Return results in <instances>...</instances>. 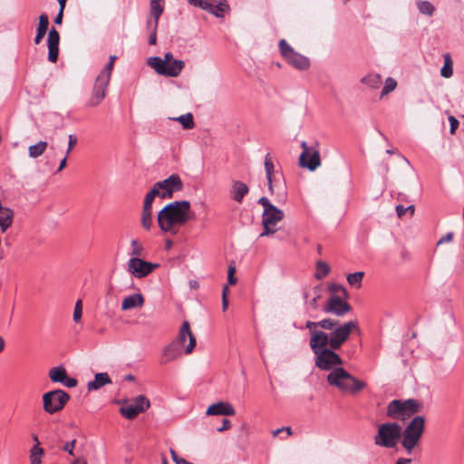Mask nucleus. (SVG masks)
I'll list each match as a JSON object with an SVG mask.
<instances>
[{"label": "nucleus", "instance_id": "2", "mask_svg": "<svg viewBox=\"0 0 464 464\" xmlns=\"http://www.w3.org/2000/svg\"><path fill=\"white\" fill-rule=\"evenodd\" d=\"M327 383L341 392L355 395L366 387V382L355 378L348 371L340 366L333 369L326 376Z\"/></svg>", "mask_w": 464, "mask_h": 464}, {"label": "nucleus", "instance_id": "40", "mask_svg": "<svg viewBox=\"0 0 464 464\" xmlns=\"http://www.w3.org/2000/svg\"><path fill=\"white\" fill-rule=\"evenodd\" d=\"M173 120L179 121L185 130H191L195 126L193 115L190 112L176 117Z\"/></svg>", "mask_w": 464, "mask_h": 464}, {"label": "nucleus", "instance_id": "12", "mask_svg": "<svg viewBox=\"0 0 464 464\" xmlns=\"http://www.w3.org/2000/svg\"><path fill=\"white\" fill-rule=\"evenodd\" d=\"M108 85L109 82L96 78L90 97L85 102V106L87 108L99 106L107 95Z\"/></svg>", "mask_w": 464, "mask_h": 464}, {"label": "nucleus", "instance_id": "61", "mask_svg": "<svg viewBox=\"0 0 464 464\" xmlns=\"http://www.w3.org/2000/svg\"><path fill=\"white\" fill-rule=\"evenodd\" d=\"M75 442H76L75 440H72V441L66 442L63 445V450L64 451L68 452L70 455H73V449H74Z\"/></svg>", "mask_w": 464, "mask_h": 464}, {"label": "nucleus", "instance_id": "38", "mask_svg": "<svg viewBox=\"0 0 464 464\" xmlns=\"http://www.w3.org/2000/svg\"><path fill=\"white\" fill-rule=\"evenodd\" d=\"M417 8L422 14L432 16L435 11L434 5L429 1H417Z\"/></svg>", "mask_w": 464, "mask_h": 464}, {"label": "nucleus", "instance_id": "33", "mask_svg": "<svg viewBox=\"0 0 464 464\" xmlns=\"http://www.w3.org/2000/svg\"><path fill=\"white\" fill-rule=\"evenodd\" d=\"M444 64L440 69V75L443 78L449 79L453 75V61L449 53L443 54Z\"/></svg>", "mask_w": 464, "mask_h": 464}, {"label": "nucleus", "instance_id": "44", "mask_svg": "<svg viewBox=\"0 0 464 464\" xmlns=\"http://www.w3.org/2000/svg\"><path fill=\"white\" fill-rule=\"evenodd\" d=\"M279 52L281 55L287 59L291 54H293L295 51L288 44V43L285 39H281L278 44Z\"/></svg>", "mask_w": 464, "mask_h": 464}, {"label": "nucleus", "instance_id": "62", "mask_svg": "<svg viewBox=\"0 0 464 464\" xmlns=\"http://www.w3.org/2000/svg\"><path fill=\"white\" fill-rule=\"evenodd\" d=\"M230 428H231V422H230V420H227V419H223V420H222V426H221V427H219V428H218V432H222V431H225V430H228V429H230Z\"/></svg>", "mask_w": 464, "mask_h": 464}, {"label": "nucleus", "instance_id": "28", "mask_svg": "<svg viewBox=\"0 0 464 464\" xmlns=\"http://www.w3.org/2000/svg\"><path fill=\"white\" fill-rule=\"evenodd\" d=\"M264 165H265L266 176V179H267V183H268V189H269L270 193L273 194L274 188H275L274 180H273V173L275 170V167H274V163L272 162V160L270 159L269 153L266 154L265 157Z\"/></svg>", "mask_w": 464, "mask_h": 464}, {"label": "nucleus", "instance_id": "53", "mask_svg": "<svg viewBox=\"0 0 464 464\" xmlns=\"http://www.w3.org/2000/svg\"><path fill=\"white\" fill-rule=\"evenodd\" d=\"M61 383L67 388H73L77 385V380L75 378L69 377L66 374V377L63 378V381Z\"/></svg>", "mask_w": 464, "mask_h": 464}, {"label": "nucleus", "instance_id": "60", "mask_svg": "<svg viewBox=\"0 0 464 464\" xmlns=\"http://www.w3.org/2000/svg\"><path fill=\"white\" fill-rule=\"evenodd\" d=\"M227 292H228V287L226 285L222 291V309H223V311H225L228 306V300L227 297Z\"/></svg>", "mask_w": 464, "mask_h": 464}, {"label": "nucleus", "instance_id": "24", "mask_svg": "<svg viewBox=\"0 0 464 464\" xmlns=\"http://www.w3.org/2000/svg\"><path fill=\"white\" fill-rule=\"evenodd\" d=\"M173 60H174V58H173L172 53L168 52L164 54L163 59L159 56L149 57L147 60V64L150 67L153 68L156 72H158V70H159L158 66H161L162 68H164L166 65H168V63H169Z\"/></svg>", "mask_w": 464, "mask_h": 464}, {"label": "nucleus", "instance_id": "27", "mask_svg": "<svg viewBox=\"0 0 464 464\" xmlns=\"http://www.w3.org/2000/svg\"><path fill=\"white\" fill-rule=\"evenodd\" d=\"M48 25H49L48 15L46 14H42L39 16V24H38V27H37V32H36V35L34 40L35 44H39L42 42L43 38L44 37V35L46 34V32L48 30Z\"/></svg>", "mask_w": 464, "mask_h": 464}, {"label": "nucleus", "instance_id": "16", "mask_svg": "<svg viewBox=\"0 0 464 464\" xmlns=\"http://www.w3.org/2000/svg\"><path fill=\"white\" fill-rule=\"evenodd\" d=\"M59 42L60 34L55 28H52L48 33L47 44H48V60L51 63H55L59 55Z\"/></svg>", "mask_w": 464, "mask_h": 464}, {"label": "nucleus", "instance_id": "58", "mask_svg": "<svg viewBox=\"0 0 464 464\" xmlns=\"http://www.w3.org/2000/svg\"><path fill=\"white\" fill-rule=\"evenodd\" d=\"M236 272V268L233 266H230L227 270V281L228 284L234 285L237 282V278L234 276V274Z\"/></svg>", "mask_w": 464, "mask_h": 464}, {"label": "nucleus", "instance_id": "43", "mask_svg": "<svg viewBox=\"0 0 464 464\" xmlns=\"http://www.w3.org/2000/svg\"><path fill=\"white\" fill-rule=\"evenodd\" d=\"M364 273L363 272H355L349 274L347 276V282L356 288L361 287L362 285V280L363 278Z\"/></svg>", "mask_w": 464, "mask_h": 464}, {"label": "nucleus", "instance_id": "47", "mask_svg": "<svg viewBox=\"0 0 464 464\" xmlns=\"http://www.w3.org/2000/svg\"><path fill=\"white\" fill-rule=\"evenodd\" d=\"M396 87H397V82L391 77L387 78L385 81L384 86L382 90L381 97H383L384 95H387L391 92L394 91Z\"/></svg>", "mask_w": 464, "mask_h": 464}, {"label": "nucleus", "instance_id": "37", "mask_svg": "<svg viewBox=\"0 0 464 464\" xmlns=\"http://www.w3.org/2000/svg\"><path fill=\"white\" fill-rule=\"evenodd\" d=\"M308 293L307 292H304V298L305 300V304H306V310L307 311H310V310H316L318 308V299L320 298V293L319 291L314 288V296L311 300H308Z\"/></svg>", "mask_w": 464, "mask_h": 464}, {"label": "nucleus", "instance_id": "25", "mask_svg": "<svg viewBox=\"0 0 464 464\" xmlns=\"http://www.w3.org/2000/svg\"><path fill=\"white\" fill-rule=\"evenodd\" d=\"M109 383H111V380L108 373L99 372L95 374L93 381L88 382L87 389L89 391H96L104 386L105 384Z\"/></svg>", "mask_w": 464, "mask_h": 464}, {"label": "nucleus", "instance_id": "11", "mask_svg": "<svg viewBox=\"0 0 464 464\" xmlns=\"http://www.w3.org/2000/svg\"><path fill=\"white\" fill-rule=\"evenodd\" d=\"M159 266V264L150 263L140 257H131L128 262V271L135 277L142 278L150 274Z\"/></svg>", "mask_w": 464, "mask_h": 464}, {"label": "nucleus", "instance_id": "42", "mask_svg": "<svg viewBox=\"0 0 464 464\" xmlns=\"http://www.w3.org/2000/svg\"><path fill=\"white\" fill-rule=\"evenodd\" d=\"M316 270L315 277L317 279H323L329 274L330 266L326 262L319 260L316 262Z\"/></svg>", "mask_w": 464, "mask_h": 464}, {"label": "nucleus", "instance_id": "39", "mask_svg": "<svg viewBox=\"0 0 464 464\" xmlns=\"http://www.w3.org/2000/svg\"><path fill=\"white\" fill-rule=\"evenodd\" d=\"M141 226L144 229L150 230L152 227V208H143L141 212Z\"/></svg>", "mask_w": 464, "mask_h": 464}, {"label": "nucleus", "instance_id": "50", "mask_svg": "<svg viewBox=\"0 0 464 464\" xmlns=\"http://www.w3.org/2000/svg\"><path fill=\"white\" fill-rule=\"evenodd\" d=\"M82 302L81 299L77 300L76 303H75V305H74V310H73V321L75 323H79L82 319Z\"/></svg>", "mask_w": 464, "mask_h": 464}, {"label": "nucleus", "instance_id": "8", "mask_svg": "<svg viewBox=\"0 0 464 464\" xmlns=\"http://www.w3.org/2000/svg\"><path fill=\"white\" fill-rule=\"evenodd\" d=\"M357 321H349L343 324H338L330 334V347L332 349H340L345 343L353 330H358Z\"/></svg>", "mask_w": 464, "mask_h": 464}, {"label": "nucleus", "instance_id": "26", "mask_svg": "<svg viewBox=\"0 0 464 464\" xmlns=\"http://www.w3.org/2000/svg\"><path fill=\"white\" fill-rule=\"evenodd\" d=\"M339 324L337 320L334 319H323L318 322L307 321L305 324V328L308 330H313V328L320 327L324 330H334Z\"/></svg>", "mask_w": 464, "mask_h": 464}, {"label": "nucleus", "instance_id": "55", "mask_svg": "<svg viewBox=\"0 0 464 464\" xmlns=\"http://www.w3.org/2000/svg\"><path fill=\"white\" fill-rule=\"evenodd\" d=\"M214 10H216L218 14H221L218 17H223L224 14L228 10V5L224 3H218L214 5Z\"/></svg>", "mask_w": 464, "mask_h": 464}, {"label": "nucleus", "instance_id": "21", "mask_svg": "<svg viewBox=\"0 0 464 464\" xmlns=\"http://www.w3.org/2000/svg\"><path fill=\"white\" fill-rule=\"evenodd\" d=\"M285 61L300 71H305L310 67L309 59L297 52H295L293 54L287 57Z\"/></svg>", "mask_w": 464, "mask_h": 464}, {"label": "nucleus", "instance_id": "32", "mask_svg": "<svg viewBox=\"0 0 464 464\" xmlns=\"http://www.w3.org/2000/svg\"><path fill=\"white\" fill-rule=\"evenodd\" d=\"M160 2L161 0H150V14L153 17V24H156V25H159L160 17L164 11V7Z\"/></svg>", "mask_w": 464, "mask_h": 464}, {"label": "nucleus", "instance_id": "49", "mask_svg": "<svg viewBox=\"0 0 464 464\" xmlns=\"http://www.w3.org/2000/svg\"><path fill=\"white\" fill-rule=\"evenodd\" d=\"M132 404L136 405V408H139L140 406H143L144 411H147L150 406V400L144 395L137 396L134 399Z\"/></svg>", "mask_w": 464, "mask_h": 464}, {"label": "nucleus", "instance_id": "17", "mask_svg": "<svg viewBox=\"0 0 464 464\" xmlns=\"http://www.w3.org/2000/svg\"><path fill=\"white\" fill-rule=\"evenodd\" d=\"M182 355V348L174 341L166 345L161 353L160 364H167Z\"/></svg>", "mask_w": 464, "mask_h": 464}, {"label": "nucleus", "instance_id": "41", "mask_svg": "<svg viewBox=\"0 0 464 464\" xmlns=\"http://www.w3.org/2000/svg\"><path fill=\"white\" fill-rule=\"evenodd\" d=\"M44 450L37 445H34L30 450V462L31 464H41Z\"/></svg>", "mask_w": 464, "mask_h": 464}, {"label": "nucleus", "instance_id": "35", "mask_svg": "<svg viewBox=\"0 0 464 464\" xmlns=\"http://www.w3.org/2000/svg\"><path fill=\"white\" fill-rule=\"evenodd\" d=\"M361 82L372 89H378L381 86L382 78L377 73H371L362 78Z\"/></svg>", "mask_w": 464, "mask_h": 464}, {"label": "nucleus", "instance_id": "20", "mask_svg": "<svg viewBox=\"0 0 464 464\" xmlns=\"http://www.w3.org/2000/svg\"><path fill=\"white\" fill-rule=\"evenodd\" d=\"M249 188L246 184L242 181H233L232 188L230 189V197L237 203H242L244 197L248 194Z\"/></svg>", "mask_w": 464, "mask_h": 464}, {"label": "nucleus", "instance_id": "46", "mask_svg": "<svg viewBox=\"0 0 464 464\" xmlns=\"http://www.w3.org/2000/svg\"><path fill=\"white\" fill-rule=\"evenodd\" d=\"M114 64L111 63H108L104 68L100 72L98 76L96 78H99L101 80H103L107 82H110L111 81V72L113 70Z\"/></svg>", "mask_w": 464, "mask_h": 464}, {"label": "nucleus", "instance_id": "34", "mask_svg": "<svg viewBox=\"0 0 464 464\" xmlns=\"http://www.w3.org/2000/svg\"><path fill=\"white\" fill-rule=\"evenodd\" d=\"M66 370L63 366H56L49 371V378L53 382L61 383L66 377Z\"/></svg>", "mask_w": 464, "mask_h": 464}, {"label": "nucleus", "instance_id": "10", "mask_svg": "<svg viewBox=\"0 0 464 464\" xmlns=\"http://www.w3.org/2000/svg\"><path fill=\"white\" fill-rule=\"evenodd\" d=\"M285 214L283 210L276 208L274 210L268 211L266 214H262V225L264 227L260 237H268L276 232V225L284 218Z\"/></svg>", "mask_w": 464, "mask_h": 464}, {"label": "nucleus", "instance_id": "19", "mask_svg": "<svg viewBox=\"0 0 464 464\" xmlns=\"http://www.w3.org/2000/svg\"><path fill=\"white\" fill-rule=\"evenodd\" d=\"M207 415L233 416L235 410L231 404L224 401L211 404L207 410Z\"/></svg>", "mask_w": 464, "mask_h": 464}, {"label": "nucleus", "instance_id": "57", "mask_svg": "<svg viewBox=\"0 0 464 464\" xmlns=\"http://www.w3.org/2000/svg\"><path fill=\"white\" fill-rule=\"evenodd\" d=\"M76 143H77V138L72 134L69 135L68 148L65 152L66 156H69L70 152L72 151L73 147L76 145Z\"/></svg>", "mask_w": 464, "mask_h": 464}, {"label": "nucleus", "instance_id": "51", "mask_svg": "<svg viewBox=\"0 0 464 464\" xmlns=\"http://www.w3.org/2000/svg\"><path fill=\"white\" fill-rule=\"evenodd\" d=\"M131 245V252L130 255L132 257H139L142 256L143 253V247L139 244V242L136 239H132L130 242Z\"/></svg>", "mask_w": 464, "mask_h": 464}, {"label": "nucleus", "instance_id": "13", "mask_svg": "<svg viewBox=\"0 0 464 464\" xmlns=\"http://www.w3.org/2000/svg\"><path fill=\"white\" fill-rule=\"evenodd\" d=\"M344 297L334 295H330L326 304L324 306V312L333 314L336 316H343L352 310V306L345 301Z\"/></svg>", "mask_w": 464, "mask_h": 464}, {"label": "nucleus", "instance_id": "52", "mask_svg": "<svg viewBox=\"0 0 464 464\" xmlns=\"http://www.w3.org/2000/svg\"><path fill=\"white\" fill-rule=\"evenodd\" d=\"M257 203L263 206V208H264L263 213H265V214H266L268 211L274 210L276 208L266 197H261L258 199Z\"/></svg>", "mask_w": 464, "mask_h": 464}, {"label": "nucleus", "instance_id": "48", "mask_svg": "<svg viewBox=\"0 0 464 464\" xmlns=\"http://www.w3.org/2000/svg\"><path fill=\"white\" fill-rule=\"evenodd\" d=\"M329 291L331 293V295H340L341 297H347V291L346 289L339 284H331L329 285Z\"/></svg>", "mask_w": 464, "mask_h": 464}, {"label": "nucleus", "instance_id": "18", "mask_svg": "<svg viewBox=\"0 0 464 464\" xmlns=\"http://www.w3.org/2000/svg\"><path fill=\"white\" fill-rule=\"evenodd\" d=\"M184 66L185 63L182 60L174 59L168 63V65L164 68L158 66L159 70L157 73L167 77H177L180 74Z\"/></svg>", "mask_w": 464, "mask_h": 464}, {"label": "nucleus", "instance_id": "23", "mask_svg": "<svg viewBox=\"0 0 464 464\" xmlns=\"http://www.w3.org/2000/svg\"><path fill=\"white\" fill-rule=\"evenodd\" d=\"M403 411L402 401L393 400L388 404L386 414L392 419H404Z\"/></svg>", "mask_w": 464, "mask_h": 464}, {"label": "nucleus", "instance_id": "9", "mask_svg": "<svg viewBox=\"0 0 464 464\" xmlns=\"http://www.w3.org/2000/svg\"><path fill=\"white\" fill-rule=\"evenodd\" d=\"M303 149L299 157V164L310 171L315 170L321 165L320 153L317 148L308 146L305 141H302Z\"/></svg>", "mask_w": 464, "mask_h": 464}, {"label": "nucleus", "instance_id": "29", "mask_svg": "<svg viewBox=\"0 0 464 464\" xmlns=\"http://www.w3.org/2000/svg\"><path fill=\"white\" fill-rule=\"evenodd\" d=\"M141 412H144V407L136 408V405L132 403L120 408V413L128 420L135 419Z\"/></svg>", "mask_w": 464, "mask_h": 464}, {"label": "nucleus", "instance_id": "7", "mask_svg": "<svg viewBox=\"0 0 464 464\" xmlns=\"http://www.w3.org/2000/svg\"><path fill=\"white\" fill-rule=\"evenodd\" d=\"M153 187L159 192V198H171L175 192L183 189L184 185L178 174H171L169 178L156 182Z\"/></svg>", "mask_w": 464, "mask_h": 464}, {"label": "nucleus", "instance_id": "4", "mask_svg": "<svg viewBox=\"0 0 464 464\" xmlns=\"http://www.w3.org/2000/svg\"><path fill=\"white\" fill-rule=\"evenodd\" d=\"M401 438V426L397 422H386L378 427L374 436L377 446L388 449L394 448Z\"/></svg>", "mask_w": 464, "mask_h": 464}, {"label": "nucleus", "instance_id": "5", "mask_svg": "<svg viewBox=\"0 0 464 464\" xmlns=\"http://www.w3.org/2000/svg\"><path fill=\"white\" fill-rule=\"evenodd\" d=\"M70 400V395L60 389L44 393L43 408L48 414H54L61 411Z\"/></svg>", "mask_w": 464, "mask_h": 464}, {"label": "nucleus", "instance_id": "15", "mask_svg": "<svg viewBox=\"0 0 464 464\" xmlns=\"http://www.w3.org/2000/svg\"><path fill=\"white\" fill-rule=\"evenodd\" d=\"M309 332L311 335L309 344L314 353L328 349L327 345L330 347V334L316 328H313Z\"/></svg>", "mask_w": 464, "mask_h": 464}, {"label": "nucleus", "instance_id": "63", "mask_svg": "<svg viewBox=\"0 0 464 464\" xmlns=\"http://www.w3.org/2000/svg\"><path fill=\"white\" fill-rule=\"evenodd\" d=\"M453 238V233L452 232H449L447 233L445 236H443L439 241H438V245H440V244H443V243H448V242H450Z\"/></svg>", "mask_w": 464, "mask_h": 464}, {"label": "nucleus", "instance_id": "59", "mask_svg": "<svg viewBox=\"0 0 464 464\" xmlns=\"http://www.w3.org/2000/svg\"><path fill=\"white\" fill-rule=\"evenodd\" d=\"M449 121H450V133L451 134H454L456 130L458 129L459 125V121L454 117V116H450L449 117Z\"/></svg>", "mask_w": 464, "mask_h": 464}, {"label": "nucleus", "instance_id": "1", "mask_svg": "<svg viewBox=\"0 0 464 464\" xmlns=\"http://www.w3.org/2000/svg\"><path fill=\"white\" fill-rule=\"evenodd\" d=\"M193 218L190 202L188 200L173 201L167 204L157 217L158 225L163 232L176 234L175 227L183 226Z\"/></svg>", "mask_w": 464, "mask_h": 464}, {"label": "nucleus", "instance_id": "54", "mask_svg": "<svg viewBox=\"0 0 464 464\" xmlns=\"http://www.w3.org/2000/svg\"><path fill=\"white\" fill-rule=\"evenodd\" d=\"M170 454H171L172 460L176 464H192V463L187 461L185 459L179 457L177 452L174 450H170Z\"/></svg>", "mask_w": 464, "mask_h": 464}, {"label": "nucleus", "instance_id": "31", "mask_svg": "<svg viewBox=\"0 0 464 464\" xmlns=\"http://www.w3.org/2000/svg\"><path fill=\"white\" fill-rule=\"evenodd\" d=\"M403 413L404 416H410L411 414L419 412L421 409V403L413 399H408L402 401Z\"/></svg>", "mask_w": 464, "mask_h": 464}, {"label": "nucleus", "instance_id": "14", "mask_svg": "<svg viewBox=\"0 0 464 464\" xmlns=\"http://www.w3.org/2000/svg\"><path fill=\"white\" fill-rule=\"evenodd\" d=\"M188 338L189 343L187 346L184 347V353L186 354H189L193 352L196 346V337L191 333L189 323L188 321H184L179 331L177 338L173 341L182 348Z\"/></svg>", "mask_w": 464, "mask_h": 464}, {"label": "nucleus", "instance_id": "45", "mask_svg": "<svg viewBox=\"0 0 464 464\" xmlns=\"http://www.w3.org/2000/svg\"><path fill=\"white\" fill-rule=\"evenodd\" d=\"M156 197H159V192L156 190V188H154V187H152L145 196L142 208H152V203Z\"/></svg>", "mask_w": 464, "mask_h": 464}, {"label": "nucleus", "instance_id": "6", "mask_svg": "<svg viewBox=\"0 0 464 464\" xmlns=\"http://www.w3.org/2000/svg\"><path fill=\"white\" fill-rule=\"evenodd\" d=\"M335 351L336 349L328 347V349L314 353L315 366L320 370L328 371L329 372H332L333 369L342 366L343 360Z\"/></svg>", "mask_w": 464, "mask_h": 464}, {"label": "nucleus", "instance_id": "3", "mask_svg": "<svg viewBox=\"0 0 464 464\" xmlns=\"http://www.w3.org/2000/svg\"><path fill=\"white\" fill-rule=\"evenodd\" d=\"M425 419L422 416H415L408 424V426L401 430V446L408 454H411L413 449L419 444L420 440L424 432Z\"/></svg>", "mask_w": 464, "mask_h": 464}, {"label": "nucleus", "instance_id": "30", "mask_svg": "<svg viewBox=\"0 0 464 464\" xmlns=\"http://www.w3.org/2000/svg\"><path fill=\"white\" fill-rule=\"evenodd\" d=\"M188 3L190 5L197 6L204 11H207L215 16L221 15V14H218L216 10H214L213 0H188Z\"/></svg>", "mask_w": 464, "mask_h": 464}, {"label": "nucleus", "instance_id": "36", "mask_svg": "<svg viewBox=\"0 0 464 464\" xmlns=\"http://www.w3.org/2000/svg\"><path fill=\"white\" fill-rule=\"evenodd\" d=\"M48 143L46 141H39L34 145L28 148L29 157L35 159L41 156L47 149Z\"/></svg>", "mask_w": 464, "mask_h": 464}, {"label": "nucleus", "instance_id": "22", "mask_svg": "<svg viewBox=\"0 0 464 464\" xmlns=\"http://www.w3.org/2000/svg\"><path fill=\"white\" fill-rule=\"evenodd\" d=\"M144 304V297L141 294H133L122 300L121 309L123 311L130 310L133 308H140Z\"/></svg>", "mask_w": 464, "mask_h": 464}, {"label": "nucleus", "instance_id": "56", "mask_svg": "<svg viewBox=\"0 0 464 464\" xmlns=\"http://www.w3.org/2000/svg\"><path fill=\"white\" fill-rule=\"evenodd\" d=\"M157 29L158 25H156V24H153L152 32H150L149 36V44L150 45H154L157 43Z\"/></svg>", "mask_w": 464, "mask_h": 464}, {"label": "nucleus", "instance_id": "64", "mask_svg": "<svg viewBox=\"0 0 464 464\" xmlns=\"http://www.w3.org/2000/svg\"><path fill=\"white\" fill-rule=\"evenodd\" d=\"M408 211V208L403 207L402 205L396 206V213L399 218H401Z\"/></svg>", "mask_w": 464, "mask_h": 464}]
</instances>
